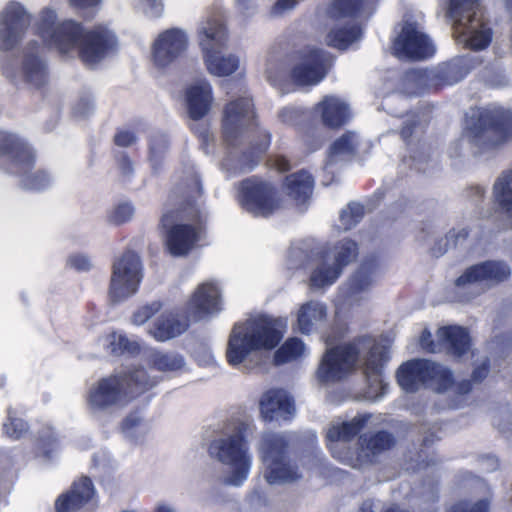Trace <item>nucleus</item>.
<instances>
[{
  "instance_id": "8fccbe9b",
  "label": "nucleus",
  "mask_w": 512,
  "mask_h": 512,
  "mask_svg": "<svg viewBox=\"0 0 512 512\" xmlns=\"http://www.w3.org/2000/svg\"><path fill=\"white\" fill-rule=\"evenodd\" d=\"M364 216V207L358 203H350L340 214V222L345 230L357 225Z\"/></svg>"
},
{
  "instance_id": "58836bf2",
  "label": "nucleus",
  "mask_w": 512,
  "mask_h": 512,
  "mask_svg": "<svg viewBox=\"0 0 512 512\" xmlns=\"http://www.w3.org/2000/svg\"><path fill=\"white\" fill-rule=\"evenodd\" d=\"M22 69L26 83L36 88H41L47 83V67L39 57L27 54L24 58Z\"/></svg>"
},
{
  "instance_id": "4c0bfd02",
  "label": "nucleus",
  "mask_w": 512,
  "mask_h": 512,
  "mask_svg": "<svg viewBox=\"0 0 512 512\" xmlns=\"http://www.w3.org/2000/svg\"><path fill=\"white\" fill-rule=\"evenodd\" d=\"M493 197L499 209L512 216V170L501 173L493 185Z\"/></svg>"
},
{
  "instance_id": "864d4df0",
  "label": "nucleus",
  "mask_w": 512,
  "mask_h": 512,
  "mask_svg": "<svg viewBox=\"0 0 512 512\" xmlns=\"http://www.w3.org/2000/svg\"><path fill=\"white\" fill-rule=\"evenodd\" d=\"M490 503L487 499H481L470 505L469 501L461 500L453 504L448 512H489Z\"/></svg>"
},
{
  "instance_id": "a211bd4d",
  "label": "nucleus",
  "mask_w": 512,
  "mask_h": 512,
  "mask_svg": "<svg viewBox=\"0 0 512 512\" xmlns=\"http://www.w3.org/2000/svg\"><path fill=\"white\" fill-rule=\"evenodd\" d=\"M31 15L17 2H10L0 15V50L11 51L23 39Z\"/></svg>"
},
{
  "instance_id": "e2e57ef3",
  "label": "nucleus",
  "mask_w": 512,
  "mask_h": 512,
  "mask_svg": "<svg viewBox=\"0 0 512 512\" xmlns=\"http://www.w3.org/2000/svg\"><path fill=\"white\" fill-rule=\"evenodd\" d=\"M68 263L77 271H87L91 266L89 259L80 254L71 255L68 259Z\"/></svg>"
},
{
  "instance_id": "cd10ccee",
  "label": "nucleus",
  "mask_w": 512,
  "mask_h": 512,
  "mask_svg": "<svg viewBox=\"0 0 512 512\" xmlns=\"http://www.w3.org/2000/svg\"><path fill=\"white\" fill-rule=\"evenodd\" d=\"M429 360L411 359L402 363L396 371V380L406 392H416L422 385L428 384Z\"/></svg>"
},
{
  "instance_id": "7c9ffc66",
  "label": "nucleus",
  "mask_w": 512,
  "mask_h": 512,
  "mask_svg": "<svg viewBox=\"0 0 512 512\" xmlns=\"http://www.w3.org/2000/svg\"><path fill=\"white\" fill-rule=\"evenodd\" d=\"M283 186L289 198L296 206L305 205L312 196L314 179L306 170H299L284 178Z\"/></svg>"
},
{
  "instance_id": "7ed1b4c3",
  "label": "nucleus",
  "mask_w": 512,
  "mask_h": 512,
  "mask_svg": "<svg viewBox=\"0 0 512 512\" xmlns=\"http://www.w3.org/2000/svg\"><path fill=\"white\" fill-rule=\"evenodd\" d=\"M286 328L285 320L267 315L235 324L227 344V362L237 366L253 351L273 350L282 341Z\"/></svg>"
},
{
  "instance_id": "603ef678",
  "label": "nucleus",
  "mask_w": 512,
  "mask_h": 512,
  "mask_svg": "<svg viewBox=\"0 0 512 512\" xmlns=\"http://www.w3.org/2000/svg\"><path fill=\"white\" fill-rule=\"evenodd\" d=\"M191 131L200 142V147L205 153H209L210 146L214 143V135L210 130L209 124H196L191 127Z\"/></svg>"
},
{
  "instance_id": "9b49d317",
  "label": "nucleus",
  "mask_w": 512,
  "mask_h": 512,
  "mask_svg": "<svg viewBox=\"0 0 512 512\" xmlns=\"http://www.w3.org/2000/svg\"><path fill=\"white\" fill-rule=\"evenodd\" d=\"M238 199L241 206L256 217L267 218L281 207L277 187L256 175L247 177L239 183Z\"/></svg>"
},
{
  "instance_id": "412c9836",
  "label": "nucleus",
  "mask_w": 512,
  "mask_h": 512,
  "mask_svg": "<svg viewBox=\"0 0 512 512\" xmlns=\"http://www.w3.org/2000/svg\"><path fill=\"white\" fill-rule=\"evenodd\" d=\"M397 439L395 435L388 430H378L372 433L360 435L359 451L356 459H353L351 465L359 467L363 464H373L378 461V457L393 449L396 446Z\"/></svg>"
},
{
  "instance_id": "1a4fd4ad",
  "label": "nucleus",
  "mask_w": 512,
  "mask_h": 512,
  "mask_svg": "<svg viewBox=\"0 0 512 512\" xmlns=\"http://www.w3.org/2000/svg\"><path fill=\"white\" fill-rule=\"evenodd\" d=\"M200 34V45L209 73L219 77L233 74L239 67V59L234 55L220 54L228 41V30L223 21L209 19Z\"/></svg>"
},
{
  "instance_id": "b1692460",
  "label": "nucleus",
  "mask_w": 512,
  "mask_h": 512,
  "mask_svg": "<svg viewBox=\"0 0 512 512\" xmlns=\"http://www.w3.org/2000/svg\"><path fill=\"white\" fill-rule=\"evenodd\" d=\"M369 414L355 416L350 421H345L331 426L326 433L327 447L335 459L351 464L352 457L342 455L337 451L339 442H350L365 428L370 420Z\"/></svg>"
},
{
  "instance_id": "393cba45",
  "label": "nucleus",
  "mask_w": 512,
  "mask_h": 512,
  "mask_svg": "<svg viewBox=\"0 0 512 512\" xmlns=\"http://www.w3.org/2000/svg\"><path fill=\"white\" fill-rule=\"evenodd\" d=\"M191 318L179 309L161 313L152 323L149 334L158 342H166L185 333L190 326Z\"/></svg>"
},
{
  "instance_id": "f8f14e48",
  "label": "nucleus",
  "mask_w": 512,
  "mask_h": 512,
  "mask_svg": "<svg viewBox=\"0 0 512 512\" xmlns=\"http://www.w3.org/2000/svg\"><path fill=\"white\" fill-rule=\"evenodd\" d=\"M143 278V267L139 255L132 251H124L112 265L109 284V298L112 303L121 302L134 295Z\"/></svg>"
},
{
  "instance_id": "bb28decb",
  "label": "nucleus",
  "mask_w": 512,
  "mask_h": 512,
  "mask_svg": "<svg viewBox=\"0 0 512 512\" xmlns=\"http://www.w3.org/2000/svg\"><path fill=\"white\" fill-rule=\"evenodd\" d=\"M438 344L445 352L454 357L462 358L471 349L472 339L467 328L459 325L442 326L437 330Z\"/></svg>"
},
{
  "instance_id": "c03bdc74",
  "label": "nucleus",
  "mask_w": 512,
  "mask_h": 512,
  "mask_svg": "<svg viewBox=\"0 0 512 512\" xmlns=\"http://www.w3.org/2000/svg\"><path fill=\"white\" fill-rule=\"evenodd\" d=\"M357 150L356 134L352 131H346L330 145L329 155L331 157H354L357 154Z\"/></svg>"
},
{
  "instance_id": "69168bd1",
  "label": "nucleus",
  "mask_w": 512,
  "mask_h": 512,
  "mask_svg": "<svg viewBox=\"0 0 512 512\" xmlns=\"http://www.w3.org/2000/svg\"><path fill=\"white\" fill-rule=\"evenodd\" d=\"M297 3V0H277L271 9V12L275 15L282 14L287 10L293 9Z\"/></svg>"
},
{
  "instance_id": "5701e85b",
  "label": "nucleus",
  "mask_w": 512,
  "mask_h": 512,
  "mask_svg": "<svg viewBox=\"0 0 512 512\" xmlns=\"http://www.w3.org/2000/svg\"><path fill=\"white\" fill-rule=\"evenodd\" d=\"M395 48L402 55L416 60L431 57L435 52L428 36L418 31L413 23H407L402 27L395 40Z\"/></svg>"
},
{
  "instance_id": "20e7f679",
  "label": "nucleus",
  "mask_w": 512,
  "mask_h": 512,
  "mask_svg": "<svg viewBox=\"0 0 512 512\" xmlns=\"http://www.w3.org/2000/svg\"><path fill=\"white\" fill-rule=\"evenodd\" d=\"M463 135L475 153L494 152L512 140V111L504 108H471L465 114Z\"/></svg>"
},
{
  "instance_id": "e433bc0d",
  "label": "nucleus",
  "mask_w": 512,
  "mask_h": 512,
  "mask_svg": "<svg viewBox=\"0 0 512 512\" xmlns=\"http://www.w3.org/2000/svg\"><path fill=\"white\" fill-rule=\"evenodd\" d=\"M378 266L379 261L377 257L371 256L366 258L349 280V294L355 295L369 289L373 283V275Z\"/></svg>"
},
{
  "instance_id": "c756f323",
  "label": "nucleus",
  "mask_w": 512,
  "mask_h": 512,
  "mask_svg": "<svg viewBox=\"0 0 512 512\" xmlns=\"http://www.w3.org/2000/svg\"><path fill=\"white\" fill-rule=\"evenodd\" d=\"M314 110L320 115L322 123L331 129L341 128L350 118L348 105L333 96H325Z\"/></svg>"
},
{
  "instance_id": "4468645a",
  "label": "nucleus",
  "mask_w": 512,
  "mask_h": 512,
  "mask_svg": "<svg viewBox=\"0 0 512 512\" xmlns=\"http://www.w3.org/2000/svg\"><path fill=\"white\" fill-rule=\"evenodd\" d=\"M299 62L295 64L289 76L292 82L300 87L319 84L328 74L334 61V57L327 51L306 46L297 52Z\"/></svg>"
},
{
  "instance_id": "052dcab7",
  "label": "nucleus",
  "mask_w": 512,
  "mask_h": 512,
  "mask_svg": "<svg viewBox=\"0 0 512 512\" xmlns=\"http://www.w3.org/2000/svg\"><path fill=\"white\" fill-rule=\"evenodd\" d=\"M489 372H490V362H489V360H485L480 365L476 366L473 369L470 379L475 384H480L487 378Z\"/></svg>"
},
{
  "instance_id": "6ab92c4d",
  "label": "nucleus",
  "mask_w": 512,
  "mask_h": 512,
  "mask_svg": "<svg viewBox=\"0 0 512 512\" xmlns=\"http://www.w3.org/2000/svg\"><path fill=\"white\" fill-rule=\"evenodd\" d=\"M187 46V37L180 29L170 28L163 31L152 46L155 65L161 68L170 65L186 51Z\"/></svg>"
},
{
  "instance_id": "423d86ee",
  "label": "nucleus",
  "mask_w": 512,
  "mask_h": 512,
  "mask_svg": "<svg viewBox=\"0 0 512 512\" xmlns=\"http://www.w3.org/2000/svg\"><path fill=\"white\" fill-rule=\"evenodd\" d=\"M0 158L5 160L4 170L13 175H24L23 187L31 191H42L51 184L50 174L43 169L30 172L36 163L33 148L16 134L0 131Z\"/></svg>"
},
{
  "instance_id": "39448f33",
  "label": "nucleus",
  "mask_w": 512,
  "mask_h": 512,
  "mask_svg": "<svg viewBox=\"0 0 512 512\" xmlns=\"http://www.w3.org/2000/svg\"><path fill=\"white\" fill-rule=\"evenodd\" d=\"M250 431L249 423L237 420L228 436L214 439L208 446L212 458L232 467L231 474L224 480L225 484L240 486L249 475L252 463L248 442Z\"/></svg>"
},
{
  "instance_id": "4be33fe9",
  "label": "nucleus",
  "mask_w": 512,
  "mask_h": 512,
  "mask_svg": "<svg viewBox=\"0 0 512 512\" xmlns=\"http://www.w3.org/2000/svg\"><path fill=\"white\" fill-rule=\"evenodd\" d=\"M259 409L263 420L268 422L291 420L296 412L294 398L283 388L265 391L260 398Z\"/></svg>"
},
{
  "instance_id": "bf43d9fd",
  "label": "nucleus",
  "mask_w": 512,
  "mask_h": 512,
  "mask_svg": "<svg viewBox=\"0 0 512 512\" xmlns=\"http://www.w3.org/2000/svg\"><path fill=\"white\" fill-rule=\"evenodd\" d=\"M135 134L128 130H119L114 136V144L119 147H129L136 142Z\"/></svg>"
},
{
  "instance_id": "13d9d810",
  "label": "nucleus",
  "mask_w": 512,
  "mask_h": 512,
  "mask_svg": "<svg viewBox=\"0 0 512 512\" xmlns=\"http://www.w3.org/2000/svg\"><path fill=\"white\" fill-rule=\"evenodd\" d=\"M419 126V120L417 119H407L403 122L399 135L401 139L406 143V145H409L411 143V138L413 134L415 133L416 129Z\"/></svg>"
},
{
  "instance_id": "473e14b6",
  "label": "nucleus",
  "mask_w": 512,
  "mask_h": 512,
  "mask_svg": "<svg viewBox=\"0 0 512 512\" xmlns=\"http://www.w3.org/2000/svg\"><path fill=\"white\" fill-rule=\"evenodd\" d=\"M402 90L408 96H418L435 91L433 72L410 69L401 78Z\"/></svg>"
},
{
  "instance_id": "6e6552de",
  "label": "nucleus",
  "mask_w": 512,
  "mask_h": 512,
  "mask_svg": "<svg viewBox=\"0 0 512 512\" xmlns=\"http://www.w3.org/2000/svg\"><path fill=\"white\" fill-rule=\"evenodd\" d=\"M510 277L511 268L506 262L486 260L467 267L455 280L456 294L460 301L468 302Z\"/></svg>"
},
{
  "instance_id": "72a5a7b5",
  "label": "nucleus",
  "mask_w": 512,
  "mask_h": 512,
  "mask_svg": "<svg viewBox=\"0 0 512 512\" xmlns=\"http://www.w3.org/2000/svg\"><path fill=\"white\" fill-rule=\"evenodd\" d=\"M469 72V68L461 59L443 63L433 72L435 91L445 86L453 85L462 80Z\"/></svg>"
},
{
  "instance_id": "ddd939ff",
  "label": "nucleus",
  "mask_w": 512,
  "mask_h": 512,
  "mask_svg": "<svg viewBox=\"0 0 512 512\" xmlns=\"http://www.w3.org/2000/svg\"><path fill=\"white\" fill-rule=\"evenodd\" d=\"M180 220L178 210H169L159 221L165 248L174 257L188 255L200 240V229L193 224L180 223Z\"/></svg>"
},
{
  "instance_id": "a19ab883",
  "label": "nucleus",
  "mask_w": 512,
  "mask_h": 512,
  "mask_svg": "<svg viewBox=\"0 0 512 512\" xmlns=\"http://www.w3.org/2000/svg\"><path fill=\"white\" fill-rule=\"evenodd\" d=\"M359 255L358 243L350 238H344L334 245V263L333 265L341 272L343 269L354 262Z\"/></svg>"
},
{
  "instance_id": "338daca9",
  "label": "nucleus",
  "mask_w": 512,
  "mask_h": 512,
  "mask_svg": "<svg viewBox=\"0 0 512 512\" xmlns=\"http://www.w3.org/2000/svg\"><path fill=\"white\" fill-rule=\"evenodd\" d=\"M117 161L123 175H131L133 173V163L127 153H121Z\"/></svg>"
},
{
  "instance_id": "f257e3e1",
  "label": "nucleus",
  "mask_w": 512,
  "mask_h": 512,
  "mask_svg": "<svg viewBox=\"0 0 512 512\" xmlns=\"http://www.w3.org/2000/svg\"><path fill=\"white\" fill-rule=\"evenodd\" d=\"M221 139L226 149L223 166L231 175L251 172L261 163L272 136L259 126L252 98L239 97L225 105Z\"/></svg>"
},
{
  "instance_id": "680f3d73",
  "label": "nucleus",
  "mask_w": 512,
  "mask_h": 512,
  "mask_svg": "<svg viewBox=\"0 0 512 512\" xmlns=\"http://www.w3.org/2000/svg\"><path fill=\"white\" fill-rule=\"evenodd\" d=\"M102 0H69L72 8L78 11H96Z\"/></svg>"
},
{
  "instance_id": "2f4dec72",
  "label": "nucleus",
  "mask_w": 512,
  "mask_h": 512,
  "mask_svg": "<svg viewBox=\"0 0 512 512\" xmlns=\"http://www.w3.org/2000/svg\"><path fill=\"white\" fill-rule=\"evenodd\" d=\"M379 0H332L327 14L334 20L356 19L364 13L372 14Z\"/></svg>"
},
{
  "instance_id": "2eb2a0df",
  "label": "nucleus",
  "mask_w": 512,
  "mask_h": 512,
  "mask_svg": "<svg viewBox=\"0 0 512 512\" xmlns=\"http://www.w3.org/2000/svg\"><path fill=\"white\" fill-rule=\"evenodd\" d=\"M359 358V348L354 343H344L326 350L317 369L323 383L341 381L350 375Z\"/></svg>"
},
{
  "instance_id": "ea45409f",
  "label": "nucleus",
  "mask_w": 512,
  "mask_h": 512,
  "mask_svg": "<svg viewBox=\"0 0 512 512\" xmlns=\"http://www.w3.org/2000/svg\"><path fill=\"white\" fill-rule=\"evenodd\" d=\"M478 0H450L447 15L456 23L469 29L476 16Z\"/></svg>"
},
{
  "instance_id": "c85d7f7f",
  "label": "nucleus",
  "mask_w": 512,
  "mask_h": 512,
  "mask_svg": "<svg viewBox=\"0 0 512 512\" xmlns=\"http://www.w3.org/2000/svg\"><path fill=\"white\" fill-rule=\"evenodd\" d=\"M186 103L189 117L200 120L210 111L213 101L212 87L207 81L191 85L186 89Z\"/></svg>"
},
{
  "instance_id": "6e6d98bb",
  "label": "nucleus",
  "mask_w": 512,
  "mask_h": 512,
  "mask_svg": "<svg viewBox=\"0 0 512 512\" xmlns=\"http://www.w3.org/2000/svg\"><path fill=\"white\" fill-rule=\"evenodd\" d=\"M134 208L130 203H121L117 205L110 215V221L116 225L123 224L131 219Z\"/></svg>"
},
{
  "instance_id": "0eeeda50",
  "label": "nucleus",
  "mask_w": 512,
  "mask_h": 512,
  "mask_svg": "<svg viewBox=\"0 0 512 512\" xmlns=\"http://www.w3.org/2000/svg\"><path fill=\"white\" fill-rule=\"evenodd\" d=\"M263 476L270 485L298 481V464L291 458L290 440L286 434L270 432L263 435L259 448Z\"/></svg>"
},
{
  "instance_id": "a878e982",
  "label": "nucleus",
  "mask_w": 512,
  "mask_h": 512,
  "mask_svg": "<svg viewBox=\"0 0 512 512\" xmlns=\"http://www.w3.org/2000/svg\"><path fill=\"white\" fill-rule=\"evenodd\" d=\"M95 495L93 482L88 476L75 480L70 489L58 496L55 501L56 512H74L86 505Z\"/></svg>"
},
{
  "instance_id": "09e8293b",
  "label": "nucleus",
  "mask_w": 512,
  "mask_h": 512,
  "mask_svg": "<svg viewBox=\"0 0 512 512\" xmlns=\"http://www.w3.org/2000/svg\"><path fill=\"white\" fill-rule=\"evenodd\" d=\"M28 430L27 423L21 419L12 415V410L9 409L7 413V419L3 423V431L6 436L11 439H20Z\"/></svg>"
},
{
  "instance_id": "49530a36",
  "label": "nucleus",
  "mask_w": 512,
  "mask_h": 512,
  "mask_svg": "<svg viewBox=\"0 0 512 512\" xmlns=\"http://www.w3.org/2000/svg\"><path fill=\"white\" fill-rule=\"evenodd\" d=\"M110 351L113 355L120 356L125 353L137 355L140 352V346L137 342L129 340L125 335L113 333L109 342Z\"/></svg>"
},
{
  "instance_id": "aec40b11",
  "label": "nucleus",
  "mask_w": 512,
  "mask_h": 512,
  "mask_svg": "<svg viewBox=\"0 0 512 512\" xmlns=\"http://www.w3.org/2000/svg\"><path fill=\"white\" fill-rule=\"evenodd\" d=\"M221 310V294L218 286L204 282L197 286L187 301L185 311L193 321H199Z\"/></svg>"
},
{
  "instance_id": "774afa93",
  "label": "nucleus",
  "mask_w": 512,
  "mask_h": 512,
  "mask_svg": "<svg viewBox=\"0 0 512 512\" xmlns=\"http://www.w3.org/2000/svg\"><path fill=\"white\" fill-rule=\"evenodd\" d=\"M485 190L479 185L470 186L467 189V197L475 202H481L484 199Z\"/></svg>"
},
{
  "instance_id": "4d7b16f0",
  "label": "nucleus",
  "mask_w": 512,
  "mask_h": 512,
  "mask_svg": "<svg viewBox=\"0 0 512 512\" xmlns=\"http://www.w3.org/2000/svg\"><path fill=\"white\" fill-rule=\"evenodd\" d=\"M266 163L269 167L281 173L288 172L291 169L289 159L286 156L280 154L270 155Z\"/></svg>"
},
{
  "instance_id": "de8ad7c7",
  "label": "nucleus",
  "mask_w": 512,
  "mask_h": 512,
  "mask_svg": "<svg viewBox=\"0 0 512 512\" xmlns=\"http://www.w3.org/2000/svg\"><path fill=\"white\" fill-rule=\"evenodd\" d=\"M428 384L436 383L439 388L445 390L450 388L454 383V377L450 369L444 368L441 365L429 360Z\"/></svg>"
},
{
  "instance_id": "3c124183",
  "label": "nucleus",
  "mask_w": 512,
  "mask_h": 512,
  "mask_svg": "<svg viewBox=\"0 0 512 512\" xmlns=\"http://www.w3.org/2000/svg\"><path fill=\"white\" fill-rule=\"evenodd\" d=\"M492 41V30L489 27L480 25V29L471 33L467 40L468 46L473 50H483L487 48Z\"/></svg>"
},
{
  "instance_id": "79ce46f5",
  "label": "nucleus",
  "mask_w": 512,
  "mask_h": 512,
  "mask_svg": "<svg viewBox=\"0 0 512 512\" xmlns=\"http://www.w3.org/2000/svg\"><path fill=\"white\" fill-rule=\"evenodd\" d=\"M152 368L161 372H172L183 368L184 359L179 354L154 352L149 359Z\"/></svg>"
},
{
  "instance_id": "0e129e2a",
  "label": "nucleus",
  "mask_w": 512,
  "mask_h": 512,
  "mask_svg": "<svg viewBox=\"0 0 512 512\" xmlns=\"http://www.w3.org/2000/svg\"><path fill=\"white\" fill-rule=\"evenodd\" d=\"M420 345L422 346L423 349L430 353H435L437 351V344L433 340L432 335L428 330H424L421 333Z\"/></svg>"
},
{
  "instance_id": "dca6fc26",
  "label": "nucleus",
  "mask_w": 512,
  "mask_h": 512,
  "mask_svg": "<svg viewBox=\"0 0 512 512\" xmlns=\"http://www.w3.org/2000/svg\"><path fill=\"white\" fill-rule=\"evenodd\" d=\"M361 342H369L363 362V373L367 380L366 395L371 400H377L386 394L388 389L383 372L390 361V348L370 337H363Z\"/></svg>"
},
{
  "instance_id": "5fc2aeb1",
  "label": "nucleus",
  "mask_w": 512,
  "mask_h": 512,
  "mask_svg": "<svg viewBox=\"0 0 512 512\" xmlns=\"http://www.w3.org/2000/svg\"><path fill=\"white\" fill-rule=\"evenodd\" d=\"M162 307V304L158 301L152 302L151 304L140 307L134 312L132 320L136 325L144 324L152 316H154Z\"/></svg>"
},
{
  "instance_id": "37998d69",
  "label": "nucleus",
  "mask_w": 512,
  "mask_h": 512,
  "mask_svg": "<svg viewBox=\"0 0 512 512\" xmlns=\"http://www.w3.org/2000/svg\"><path fill=\"white\" fill-rule=\"evenodd\" d=\"M304 350L305 345L300 338L290 337L276 350L274 360L277 364H284L301 357Z\"/></svg>"
},
{
  "instance_id": "f3484780",
  "label": "nucleus",
  "mask_w": 512,
  "mask_h": 512,
  "mask_svg": "<svg viewBox=\"0 0 512 512\" xmlns=\"http://www.w3.org/2000/svg\"><path fill=\"white\" fill-rule=\"evenodd\" d=\"M118 49L116 34L104 25L86 29L78 57L85 65H96Z\"/></svg>"
},
{
  "instance_id": "a18cd8bd",
  "label": "nucleus",
  "mask_w": 512,
  "mask_h": 512,
  "mask_svg": "<svg viewBox=\"0 0 512 512\" xmlns=\"http://www.w3.org/2000/svg\"><path fill=\"white\" fill-rule=\"evenodd\" d=\"M341 273L334 265L317 267L310 275V286L313 288L330 286L337 281Z\"/></svg>"
},
{
  "instance_id": "c9c22d12",
  "label": "nucleus",
  "mask_w": 512,
  "mask_h": 512,
  "mask_svg": "<svg viewBox=\"0 0 512 512\" xmlns=\"http://www.w3.org/2000/svg\"><path fill=\"white\" fill-rule=\"evenodd\" d=\"M327 311L323 304L309 301L300 306L297 312V330L308 335L312 332L317 322L326 319Z\"/></svg>"
},
{
  "instance_id": "f03ea898",
  "label": "nucleus",
  "mask_w": 512,
  "mask_h": 512,
  "mask_svg": "<svg viewBox=\"0 0 512 512\" xmlns=\"http://www.w3.org/2000/svg\"><path fill=\"white\" fill-rule=\"evenodd\" d=\"M160 378L142 366H132L100 378L88 391L86 401L92 410L124 406L153 389Z\"/></svg>"
},
{
  "instance_id": "f704fd0d",
  "label": "nucleus",
  "mask_w": 512,
  "mask_h": 512,
  "mask_svg": "<svg viewBox=\"0 0 512 512\" xmlns=\"http://www.w3.org/2000/svg\"><path fill=\"white\" fill-rule=\"evenodd\" d=\"M362 37V29L357 24L343 25L332 28L325 37L326 45L340 51L347 50Z\"/></svg>"
},
{
  "instance_id": "9d476101",
  "label": "nucleus",
  "mask_w": 512,
  "mask_h": 512,
  "mask_svg": "<svg viewBox=\"0 0 512 512\" xmlns=\"http://www.w3.org/2000/svg\"><path fill=\"white\" fill-rule=\"evenodd\" d=\"M55 19L53 11H43L36 25V34L60 54L77 51L78 55L86 31L83 24L73 19H65L56 24Z\"/></svg>"
}]
</instances>
